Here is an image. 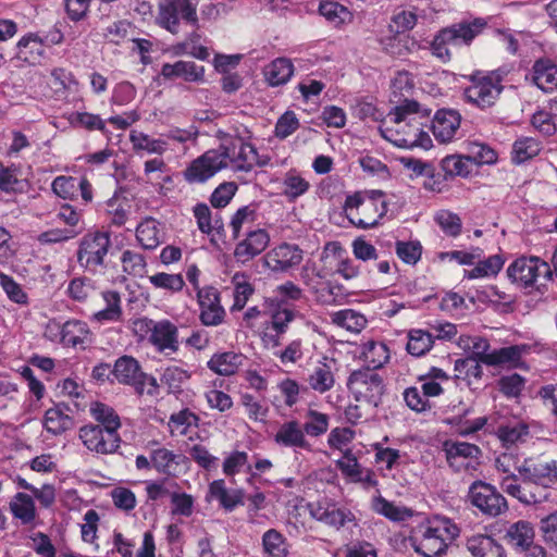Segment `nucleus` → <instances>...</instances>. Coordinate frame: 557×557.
Returning <instances> with one entry per match:
<instances>
[{
    "instance_id": "nucleus-1",
    "label": "nucleus",
    "mask_w": 557,
    "mask_h": 557,
    "mask_svg": "<svg viewBox=\"0 0 557 557\" xmlns=\"http://www.w3.org/2000/svg\"><path fill=\"white\" fill-rule=\"evenodd\" d=\"M557 486V462L543 458H525L518 468V475L504 476L500 487L524 505L543 503L549 490Z\"/></svg>"
},
{
    "instance_id": "nucleus-2",
    "label": "nucleus",
    "mask_w": 557,
    "mask_h": 557,
    "mask_svg": "<svg viewBox=\"0 0 557 557\" xmlns=\"http://www.w3.org/2000/svg\"><path fill=\"white\" fill-rule=\"evenodd\" d=\"M251 133L247 128L228 136L219 147L224 157L225 168L234 172L249 173L255 166L263 168L270 163V157L259 154L256 147L250 144Z\"/></svg>"
},
{
    "instance_id": "nucleus-3",
    "label": "nucleus",
    "mask_w": 557,
    "mask_h": 557,
    "mask_svg": "<svg viewBox=\"0 0 557 557\" xmlns=\"http://www.w3.org/2000/svg\"><path fill=\"white\" fill-rule=\"evenodd\" d=\"M388 199L382 190H366L346 197L344 209L362 230L379 225L388 212Z\"/></svg>"
},
{
    "instance_id": "nucleus-4",
    "label": "nucleus",
    "mask_w": 557,
    "mask_h": 557,
    "mask_svg": "<svg viewBox=\"0 0 557 557\" xmlns=\"http://www.w3.org/2000/svg\"><path fill=\"white\" fill-rule=\"evenodd\" d=\"M459 535V528L449 519L419 525L409 541L416 553L423 557H440L448 543Z\"/></svg>"
},
{
    "instance_id": "nucleus-5",
    "label": "nucleus",
    "mask_w": 557,
    "mask_h": 557,
    "mask_svg": "<svg viewBox=\"0 0 557 557\" xmlns=\"http://www.w3.org/2000/svg\"><path fill=\"white\" fill-rule=\"evenodd\" d=\"M430 111L421 110L420 104L414 100H406L403 104L394 108L389 113L394 123L400 125V122L408 120V126L412 128V134L400 136L399 129H395L393 137H385L391 140L395 146L400 148L423 147L428 148L431 144L429 134L423 131L421 119H428Z\"/></svg>"
},
{
    "instance_id": "nucleus-6",
    "label": "nucleus",
    "mask_w": 557,
    "mask_h": 557,
    "mask_svg": "<svg viewBox=\"0 0 557 557\" xmlns=\"http://www.w3.org/2000/svg\"><path fill=\"white\" fill-rule=\"evenodd\" d=\"M114 379L123 385H129L139 396L156 397L159 394L157 379L141 370L139 362L132 356L124 355L115 360L113 367Z\"/></svg>"
},
{
    "instance_id": "nucleus-7",
    "label": "nucleus",
    "mask_w": 557,
    "mask_h": 557,
    "mask_svg": "<svg viewBox=\"0 0 557 557\" xmlns=\"http://www.w3.org/2000/svg\"><path fill=\"white\" fill-rule=\"evenodd\" d=\"M470 85L463 90V99L481 109L493 107L502 90V77L496 72H475L469 78Z\"/></svg>"
},
{
    "instance_id": "nucleus-8",
    "label": "nucleus",
    "mask_w": 557,
    "mask_h": 557,
    "mask_svg": "<svg viewBox=\"0 0 557 557\" xmlns=\"http://www.w3.org/2000/svg\"><path fill=\"white\" fill-rule=\"evenodd\" d=\"M197 4L198 1L193 0H161L156 22L160 27L174 35L180 32V18L197 27Z\"/></svg>"
},
{
    "instance_id": "nucleus-9",
    "label": "nucleus",
    "mask_w": 557,
    "mask_h": 557,
    "mask_svg": "<svg viewBox=\"0 0 557 557\" xmlns=\"http://www.w3.org/2000/svg\"><path fill=\"white\" fill-rule=\"evenodd\" d=\"M111 247V238L108 232H90L85 234L78 246L77 261L88 271L96 272L104 265V258Z\"/></svg>"
},
{
    "instance_id": "nucleus-10",
    "label": "nucleus",
    "mask_w": 557,
    "mask_h": 557,
    "mask_svg": "<svg viewBox=\"0 0 557 557\" xmlns=\"http://www.w3.org/2000/svg\"><path fill=\"white\" fill-rule=\"evenodd\" d=\"M347 387L358 401H366L376 407L385 392L382 376L370 369L354 371L347 381Z\"/></svg>"
},
{
    "instance_id": "nucleus-11",
    "label": "nucleus",
    "mask_w": 557,
    "mask_h": 557,
    "mask_svg": "<svg viewBox=\"0 0 557 557\" xmlns=\"http://www.w3.org/2000/svg\"><path fill=\"white\" fill-rule=\"evenodd\" d=\"M78 438L88 451L97 455L115 454L122 442L119 431L94 425V423L82 425L78 430Z\"/></svg>"
},
{
    "instance_id": "nucleus-12",
    "label": "nucleus",
    "mask_w": 557,
    "mask_h": 557,
    "mask_svg": "<svg viewBox=\"0 0 557 557\" xmlns=\"http://www.w3.org/2000/svg\"><path fill=\"white\" fill-rule=\"evenodd\" d=\"M470 504L479 509L482 515L495 518L508 510L506 498L497 488L481 480L474 481L468 492Z\"/></svg>"
},
{
    "instance_id": "nucleus-13",
    "label": "nucleus",
    "mask_w": 557,
    "mask_h": 557,
    "mask_svg": "<svg viewBox=\"0 0 557 557\" xmlns=\"http://www.w3.org/2000/svg\"><path fill=\"white\" fill-rule=\"evenodd\" d=\"M225 168L220 149H210L195 159L185 170V180L189 183H205Z\"/></svg>"
},
{
    "instance_id": "nucleus-14",
    "label": "nucleus",
    "mask_w": 557,
    "mask_h": 557,
    "mask_svg": "<svg viewBox=\"0 0 557 557\" xmlns=\"http://www.w3.org/2000/svg\"><path fill=\"white\" fill-rule=\"evenodd\" d=\"M199 306V320L205 326L221 325L226 317V311L221 305V294L213 286H205L197 293Z\"/></svg>"
},
{
    "instance_id": "nucleus-15",
    "label": "nucleus",
    "mask_w": 557,
    "mask_h": 557,
    "mask_svg": "<svg viewBox=\"0 0 557 557\" xmlns=\"http://www.w3.org/2000/svg\"><path fill=\"white\" fill-rule=\"evenodd\" d=\"M443 451L450 468L455 471L468 470L472 463H478L482 451L475 444L446 440L443 443Z\"/></svg>"
},
{
    "instance_id": "nucleus-16",
    "label": "nucleus",
    "mask_w": 557,
    "mask_h": 557,
    "mask_svg": "<svg viewBox=\"0 0 557 557\" xmlns=\"http://www.w3.org/2000/svg\"><path fill=\"white\" fill-rule=\"evenodd\" d=\"M540 268H544L545 276L550 280L552 269L547 262H541L539 258H519L515 260L507 269V274L516 283L522 286H532L539 276Z\"/></svg>"
},
{
    "instance_id": "nucleus-17",
    "label": "nucleus",
    "mask_w": 557,
    "mask_h": 557,
    "mask_svg": "<svg viewBox=\"0 0 557 557\" xmlns=\"http://www.w3.org/2000/svg\"><path fill=\"white\" fill-rule=\"evenodd\" d=\"M302 250L292 244H281L265 253L264 264L273 272H287L302 261Z\"/></svg>"
},
{
    "instance_id": "nucleus-18",
    "label": "nucleus",
    "mask_w": 557,
    "mask_h": 557,
    "mask_svg": "<svg viewBox=\"0 0 557 557\" xmlns=\"http://www.w3.org/2000/svg\"><path fill=\"white\" fill-rule=\"evenodd\" d=\"M270 243V235L265 230L250 231L246 237L237 243L234 249V258L239 263H247L262 253Z\"/></svg>"
},
{
    "instance_id": "nucleus-19",
    "label": "nucleus",
    "mask_w": 557,
    "mask_h": 557,
    "mask_svg": "<svg viewBox=\"0 0 557 557\" xmlns=\"http://www.w3.org/2000/svg\"><path fill=\"white\" fill-rule=\"evenodd\" d=\"M474 412V409L470 405L459 403L458 406H454L451 414L445 419V422L450 426L455 428L457 434L461 436H468L482 430L487 423L486 417H479L470 420L468 417Z\"/></svg>"
},
{
    "instance_id": "nucleus-20",
    "label": "nucleus",
    "mask_w": 557,
    "mask_h": 557,
    "mask_svg": "<svg viewBox=\"0 0 557 557\" xmlns=\"http://www.w3.org/2000/svg\"><path fill=\"white\" fill-rule=\"evenodd\" d=\"M206 499L215 500L226 512H232L245 504V492L243 488H228L223 479H218L209 484Z\"/></svg>"
},
{
    "instance_id": "nucleus-21",
    "label": "nucleus",
    "mask_w": 557,
    "mask_h": 557,
    "mask_svg": "<svg viewBox=\"0 0 557 557\" xmlns=\"http://www.w3.org/2000/svg\"><path fill=\"white\" fill-rule=\"evenodd\" d=\"M307 508L311 518L336 529L344 527L346 522L354 518L350 510L337 507L334 504L314 502L309 503Z\"/></svg>"
},
{
    "instance_id": "nucleus-22",
    "label": "nucleus",
    "mask_w": 557,
    "mask_h": 557,
    "mask_svg": "<svg viewBox=\"0 0 557 557\" xmlns=\"http://www.w3.org/2000/svg\"><path fill=\"white\" fill-rule=\"evenodd\" d=\"M274 442L281 447L304 449L311 451V444L308 442L301 424L297 420H289L282 423L275 435Z\"/></svg>"
},
{
    "instance_id": "nucleus-23",
    "label": "nucleus",
    "mask_w": 557,
    "mask_h": 557,
    "mask_svg": "<svg viewBox=\"0 0 557 557\" xmlns=\"http://www.w3.org/2000/svg\"><path fill=\"white\" fill-rule=\"evenodd\" d=\"M460 122L461 116L457 111L446 109L438 110L431 124L435 139L443 144L453 140L460 127Z\"/></svg>"
},
{
    "instance_id": "nucleus-24",
    "label": "nucleus",
    "mask_w": 557,
    "mask_h": 557,
    "mask_svg": "<svg viewBox=\"0 0 557 557\" xmlns=\"http://www.w3.org/2000/svg\"><path fill=\"white\" fill-rule=\"evenodd\" d=\"M160 74L164 79L182 78L189 83L205 82V67L191 61L180 60L175 63H164Z\"/></svg>"
},
{
    "instance_id": "nucleus-25",
    "label": "nucleus",
    "mask_w": 557,
    "mask_h": 557,
    "mask_svg": "<svg viewBox=\"0 0 557 557\" xmlns=\"http://www.w3.org/2000/svg\"><path fill=\"white\" fill-rule=\"evenodd\" d=\"M345 255L346 251L338 242H330L324 246L321 258L336 261L335 272L344 280H351L358 276L359 267Z\"/></svg>"
},
{
    "instance_id": "nucleus-26",
    "label": "nucleus",
    "mask_w": 557,
    "mask_h": 557,
    "mask_svg": "<svg viewBox=\"0 0 557 557\" xmlns=\"http://www.w3.org/2000/svg\"><path fill=\"white\" fill-rule=\"evenodd\" d=\"M529 350L527 345H512L491 351L487 358L491 367H506L509 369H527L522 356Z\"/></svg>"
},
{
    "instance_id": "nucleus-27",
    "label": "nucleus",
    "mask_w": 557,
    "mask_h": 557,
    "mask_svg": "<svg viewBox=\"0 0 557 557\" xmlns=\"http://www.w3.org/2000/svg\"><path fill=\"white\" fill-rule=\"evenodd\" d=\"M466 548L472 557H507L505 547L487 534H474L468 537Z\"/></svg>"
},
{
    "instance_id": "nucleus-28",
    "label": "nucleus",
    "mask_w": 557,
    "mask_h": 557,
    "mask_svg": "<svg viewBox=\"0 0 557 557\" xmlns=\"http://www.w3.org/2000/svg\"><path fill=\"white\" fill-rule=\"evenodd\" d=\"M136 238L144 249H156L164 240L163 227L154 218H145L136 227Z\"/></svg>"
},
{
    "instance_id": "nucleus-29",
    "label": "nucleus",
    "mask_w": 557,
    "mask_h": 557,
    "mask_svg": "<svg viewBox=\"0 0 557 557\" xmlns=\"http://www.w3.org/2000/svg\"><path fill=\"white\" fill-rule=\"evenodd\" d=\"M150 343L160 351L166 349L176 351L178 348L177 327L169 320L156 322L152 334L149 336Z\"/></svg>"
},
{
    "instance_id": "nucleus-30",
    "label": "nucleus",
    "mask_w": 557,
    "mask_h": 557,
    "mask_svg": "<svg viewBox=\"0 0 557 557\" xmlns=\"http://www.w3.org/2000/svg\"><path fill=\"white\" fill-rule=\"evenodd\" d=\"M60 343L64 346L75 347L85 344L90 337V330L86 322L81 320H69L58 326Z\"/></svg>"
},
{
    "instance_id": "nucleus-31",
    "label": "nucleus",
    "mask_w": 557,
    "mask_h": 557,
    "mask_svg": "<svg viewBox=\"0 0 557 557\" xmlns=\"http://www.w3.org/2000/svg\"><path fill=\"white\" fill-rule=\"evenodd\" d=\"M486 22L483 18H474L471 22H461L446 27L451 35L453 46L470 45L471 41L483 32Z\"/></svg>"
},
{
    "instance_id": "nucleus-32",
    "label": "nucleus",
    "mask_w": 557,
    "mask_h": 557,
    "mask_svg": "<svg viewBox=\"0 0 557 557\" xmlns=\"http://www.w3.org/2000/svg\"><path fill=\"white\" fill-rule=\"evenodd\" d=\"M533 83L544 92L557 90V65L548 60H537L532 70Z\"/></svg>"
},
{
    "instance_id": "nucleus-33",
    "label": "nucleus",
    "mask_w": 557,
    "mask_h": 557,
    "mask_svg": "<svg viewBox=\"0 0 557 557\" xmlns=\"http://www.w3.org/2000/svg\"><path fill=\"white\" fill-rule=\"evenodd\" d=\"M246 357L235 351L214 354L208 361V368L213 372L228 376L235 374L244 364Z\"/></svg>"
},
{
    "instance_id": "nucleus-34",
    "label": "nucleus",
    "mask_w": 557,
    "mask_h": 557,
    "mask_svg": "<svg viewBox=\"0 0 557 557\" xmlns=\"http://www.w3.org/2000/svg\"><path fill=\"white\" fill-rule=\"evenodd\" d=\"M16 48V57L32 65L40 63L45 55L44 40L35 34L23 36Z\"/></svg>"
},
{
    "instance_id": "nucleus-35",
    "label": "nucleus",
    "mask_w": 557,
    "mask_h": 557,
    "mask_svg": "<svg viewBox=\"0 0 557 557\" xmlns=\"http://www.w3.org/2000/svg\"><path fill=\"white\" fill-rule=\"evenodd\" d=\"M360 358L367 366L364 369L375 371L389 360V349L383 342L368 341L362 344Z\"/></svg>"
},
{
    "instance_id": "nucleus-36",
    "label": "nucleus",
    "mask_w": 557,
    "mask_h": 557,
    "mask_svg": "<svg viewBox=\"0 0 557 557\" xmlns=\"http://www.w3.org/2000/svg\"><path fill=\"white\" fill-rule=\"evenodd\" d=\"M185 459L186 457L184 455L175 454L164 447L151 451L152 468L165 475H175L178 467Z\"/></svg>"
},
{
    "instance_id": "nucleus-37",
    "label": "nucleus",
    "mask_w": 557,
    "mask_h": 557,
    "mask_svg": "<svg viewBox=\"0 0 557 557\" xmlns=\"http://www.w3.org/2000/svg\"><path fill=\"white\" fill-rule=\"evenodd\" d=\"M330 318L333 325L354 334H359L368 324L366 315L354 309H343L333 312Z\"/></svg>"
},
{
    "instance_id": "nucleus-38",
    "label": "nucleus",
    "mask_w": 557,
    "mask_h": 557,
    "mask_svg": "<svg viewBox=\"0 0 557 557\" xmlns=\"http://www.w3.org/2000/svg\"><path fill=\"white\" fill-rule=\"evenodd\" d=\"M505 537L517 550H527L533 544L534 529L529 521L519 520L509 525Z\"/></svg>"
},
{
    "instance_id": "nucleus-39",
    "label": "nucleus",
    "mask_w": 557,
    "mask_h": 557,
    "mask_svg": "<svg viewBox=\"0 0 557 557\" xmlns=\"http://www.w3.org/2000/svg\"><path fill=\"white\" fill-rule=\"evenodd\" d=\"M129 141L136 153L143 151L161 156L168 150V141L163 138H152L146 133L133 129L129 133Z\"/></svg>"
},
{
    "instance_id": "nucleus-40",
    "label": "nucleus",
    "mask_w": 557,
    "mask_h": 557,
    "mask_svg": "<svg viewBox=\"0 0 557 557\" xmlns=\"http://www.w3.org/2000/svg\"><path fill=\"white\" fill-rule=\"evenodd\" d=\"M294 74V64L287 58H277L264 69V76L269 85L280 86L286 84Z\"/></svg>"
},
{
    "instance_id": "nucleus-41",
    "label": "nucleus",
    "mask_w": 557,
    "mask_h": 557,
    "mask_svg": "<svg viewBox=\"0 0 557 557\" xmlns=\"http://www.w3.org/2000/svg\"><path fill=\"white\" fill-rule=\"evenodd\" d=\"M102 296L107 306L104 309L95 312L91 320L99 323L121 321L123 312L120 294L114 290H108Z\"/></svg>"
},
{
    "instance_id": "nucleus-42",
    "label": "nucleus",
    "mask_w": 557,
    "mask_h": 557,
    "mask_svg": "<svg viewBox=\"0 0 557 557\" xmlns=\"http://www.w3.org/2000/svg\"><path fill=\"white\" fill-rule=\"evenodd\" d=\"M73 425V418L65 413L64 408L57 405L49 408L44 418V426L47 432L53 435H60L70 430Z\"/></svg>"
},
{
    "instance_id": "nucleus-43",
    "label": "nucleus",
    "mask_w": 557,
    "mask_h": 557,
    "mask_svg": "<svg viewBox=\"0 0 557 557\" xmlns=\"http://www.w3.org/2000/svg\"><path fill=\"white\" fill-rule=\"evenodd\" d=\"M89 413L97 422L94 425H101L102 428H113L119 431L122 426L121 419L116 411L109 405L101 401H91L89 405Z\"/></svg>"
},
{
    "instance_id": "nucleus-44",
    "label": "nucleus",
    "mask_w": 557,
    "mask_h": 557,
    "mask_svg": "<svg viewBox=\"0 0 557 557\" xmlns=\"http://www.w3.org/2000/svg\"><path fill=\"white\" fill-rule=\"evenodd\" d=\"M307 382L313 391L320 394L329 392L335 384L332 367L326 362H319L309 374Z\"/></svg>"
},
{
    "instance_id": "nucleus-45",
    "label": "nucleus",
    "mask_w": 557,
    "mask_h": 557,
    "mask_svg": "<svg viewBox=\"0 0 557 557\" xmlns=\"http://www.w3.org/2000/svg\"><path fill=\"white\" fill-rule=\"evenodd\" d=\"M10 510L14 518L23 524L32 523L36 518V506L30 495L17 493L10 503Z\"/></svg>"
},
{
    "instance_id": "nucleus-46",
    "label": "nucleus",
    "mask_w": 557,
    "mask_h": 557,
    "mask_svg": "<svg viewBox=\"0 0 557 557\" xmlns=\"http://www.w3.org/2000/svg\"><path fill=\"white\" fill-rule=\"evenodd\" d=\"M232 284L234 285V302L231 307V312L240 311L247 305V301L255 293V287L248 281L245 273L237 272L232 277Z\"/></svg>"
},
{
    "instance_id": "nucleus-47",
    "label": "nucleus",
    "mask_w": 557,
    "mask_h": 557,
    "mask_svg": "<svg viewBox=\"0 0 557 557\" xmlns=\"http://www.w3.org/2000/svg\"><path fill=\"white\" fill-rule=\"evenodd\" d=\"M262 546L265 557H287L288 555L286 539L275 529H270L263 533Z\"/></svg>"
},
{
    "instance_id": "nucleus-48",
    "label": "nucleus",
    "mask_w": 557,
    "mask_h": 557,
    "mask_svg": "<svg viewBox=\"0 0 557 557\" xmlns=\"http://www.w3.org/2000/svg\"><path fill=\"white\" fill-rule=\"evenodd\" d=\"M106 212L112 225L123 226L128 219L131 203L126 198L114 195L106 202Z\"/></svg>"
},
{
    "instance_id": "nucleus-49",
    "label": "nucleus",
    "mask_w": 557,
    "mask_h": 557,
    "mask_svg": "<svg viewBox=\"0 0 557 557\" xmlns=\"http://www.w3.org/2000/svg\"><path fill=\"white\" fill-rule=\"evenodd\" d=\"M541 151V144L532 137H522L512 145L511 160L516 164H521L534 157Z\"/></svg>"
},
{
    "instance_id": "nucleus-50",
    "label": "nucleus",
    "mask_w": 557,
    "mask_h": 557,
    "mask_svg": "<svg viewBox=\"0 0 557 557\" xmlns=\"http://www.w3.org/2000/svg\"><path fill=\"white\" fill-rule=\"evenodd\" d=\"M441 168L445 172V175L455 177V176H461L467 177L472 172V163L467 156L462 154H451L446 156L441 161Z\"/></svg>"
},
{
    "instance_id": "nucleus-51",
    "label": "nucleus",
    "mask_w": 557,
    "mask_h": 557,
    "mask_svg": "<svg viewBox=\"0 0 557 557\" xmlns=\"http://www.w3.org/2000/svg\"><path fill=\"white\" fill-rule=\"evenodd\" d=\"M372 509L392 521H405L412 516L410 509L398 507L379 495L372 499Z\"/></svg>"
},
{
    "instance_id": "nucleus-52",
    "label": "nucleus",
    "mask_w": 557,
    "mask_h": 557,
    "mask_svg": "<svg viewBox=\"0 0 557 557\" xmlns=\"http://www.w3.org/2000/svg\"><path fill=\"white\" fill-rule=\"evenodd\" d=\"M433 336L423 330H411L408 333L406 349L408 354L414 357L425 355L433 347Z\"/></svg>"
},
{
    "instance_id": "nucleus-53",
    "label": "nucleus",
    "mask_w": 557,
    "mask_h": 557,
    "mask_svg": "<svg viewBox=\"0 0 557 557\" xmlns=\"http://www.w3.org/2000/svg\"><path fill=\"white\" fill-rule=\"evenodd\" d=\"M306 422L301 425L305 435L319 437L326 433L330 424V418L326 413L309 409L306 413Z\"/></svg>"
},
{
    "instance_id": "nucleus-54",
    "label": "nucleus",
    "mask_w": 557,
    "mask_h": 557,
    "mask_svg": "<svg viewBox=\"0 0 557 557\" xmlns=\"http://www.w3.org/2000/svg\"><path fill=\"white\" fill-rule=\"evenodd\" d=\"M201 35L197 30L189 33L186 38L175 46L176 53H186L198 60L209 58L208 48L200 45Z\"/></svg>"
},
{
    "instance_id": "nucleus-55",
    "label": "nucleus",
    "mask_w": 557,
    "mask_h": 557,
    "mask_svg": "<svg viewBox=\"0 0 557 557\" xmlns=\"http://www.w3.org/2000/svg\"><path fill=\"white\" fill-rule=\"evenodd\" d=\"M198 416L186 408L172 413L168 425L172 434L186 435L191 426L198 425Z\"/></svg>"
},
{
    "instance_id": "nucleus-56",
    "label": "nucleus",
    "mask_w": 557,
    "mask_h": 557,
    "mask_svg": "<svg viewBox=\"0 0 557 557\" xmlns=\"http://www.w3.org/2000/svg\"><path fill=\"white\" fill-rule=\"evenodd\" d=\"M69 123L76 128H84L86 131H100L107 132L106 121L98 114L89 112H72L69 117Z\"/></svg>"
},
{
    "instance_id": "nucleus-57",
    "label": "nucleus",
    "mask_w": 557,
    "mask_h": 557,
    "mask_svg": "<svg viewBox=\"0 0 557 557\" xmlns=\"http://www.w3.org/2000/svg\"><path fill=\"white\" fill-rule=\"evenodd\" d=\"M319 12L335 26H341L351 20L350 11L335 1H322L319 5Z\"/></svg>"
},
{
    "instance_id": "nucleus-58",
    "label": "nucleus",
    "mask_w": 557,
    "mask_h": 557,
    "mask_svg": "<svg viewBox=\"0 0 557 557\" xmlns=\"http://www.w3.org/2000/svg\"><path fill=\"white\" fill-rule=\"evenodd\" d=\"M460 343L463 344V347L471 352L470 358H474L476 361H481L482 363L488 366L487 358L491 357L490 351V343L485 337L482 336H467L466 338H460Z\"/></svg>"
},
{
    "instance_id": "nucleus-59",
    "label": "nucleus",
    "mask_w": 557,
    "mask_h": 557,
    "mask_svg": "<svg viewBox=\"0 0 557 557\" xmlns=\"http://www.w3.org/2000/svg\"><path fill=\"white\" fill-rule=\"evenodd\" d=\"M468 157L472 165L493 164L497 161L496 151L483 143H470Z\"/></svg>"
},
{
    "instance_id": "nucleus-60",
    "label": "nucleus",
    "mask_w": 557,
    "mask_h": 557,
    "mask_svg": "<svg viewBox=\"0 0 557 557\" xmlns=\"http://www.w3.org/2000/svg\"><path fill=\"white\" fill-rule=\"evenodd\" d=\"M434 220L447 236L457 237L461 234L462 222L458 214L448 210H440Z\"/></svg>"
},
{
    "instance_id": "nucleus-61",
    "label": "nucleus",
    "mask_w": 557,
    "mask_h": 557,
    "mask_svg": "<svg viewBox=\"0 0 557 557\" xmlns=\"http://www.w3.org/2000/svg\"><path fill=\"white\" fill-rule=\"evenodd\" d=\"M397 257L407 264H416L422 255V246L418 240H398L395 245Z\"/></svg>"
},
{
    "instance_id": "nucleus-62",
    "label": "nucleus",
    "mask_w": 557,
    "mask_h": 557,
    "mask_svg": "<svg viewBox=\"0 0 557 557\" xmlns=\"http://www.w3.org/2000/svg\"><path fill=\"white\" fill-rule=\"evenodd\" d=\"M148 280L156 288L165 289L172 293L182 290L185 285L181 274L160 272L149 276Z\"/></svg>"
},
{
    "instance_id": "nucleus-63",
    "label": "nucleus",
    "mask_w": 557,
    "mask_h": 557,
    "mask_svg": "<svg viewBox=\"0 0 557 557\" xmlns=\"http://www.w3.org/2000/svg\"><path fill=\"white\" fill-rule=\"evenodd\" d=\"M257 206L250 203L239 208L232 216L230 226L232 228V236L234 239L238 238L243 225L252 223L256 220Z\"/></svg>"
},
{
    "instance_id": "nucleus-64",
    "label": "nucleus",
    "mask_w": 557,
    "mask_h": 557,
    "mask_svg": "<svg viewBox=\"0 0 557 557\" xmlns=\"http://www.w3.org/2000/svg\"><path fill=\"white\" fill-rule=\"evenodd\" d=\"M283 194L286 197L296 199L309 189V183L299 174L289 172L283 181Z\"/></svg>"
}]
</instances>
